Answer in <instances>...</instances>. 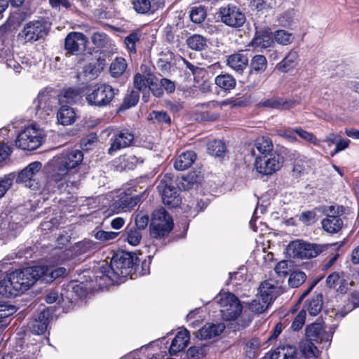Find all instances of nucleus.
<instances>
[{
  "mask_svg": "<svg viewBox=\"0 0 359 359\" xmlns=\"http://www.w3.org/2000/svg\"><path fill=\"white\" fill-rule=\"evenodd\" d=\"M267 67V60L265 56L262 55H255L250 62L251 71L258 73L264 72Z\"/></svg>",
  "mask_w": 359,
  "mask_h": 359,
  "instance_id": "obj_44",
  "label": "nucleus"
},
{
  "mask_svg": "<svg viewBox=\"0 0 359 359\" xmlns=\"http://www.w3.org/2000/svg\"><path fill=\"white\" fill-rule=\"evenodd\" d=\"M297 104L294 100H285L280 97H273L263 101L262 106L277 109H289L293 108Z\"/></svg>",
  "mask_w": 359,
  "mask_h": 359,
  "instance_id": "obj_30",
  "label": "nucleus"
},
{
  "mask_svg": "<svg viewBox=\"0 0 359 359\" xmlns=\"http://www.w3.org/2000/svg\"><path fill=\"white\" fill-rule=\"evenodd\" d=\"M188 46L192 50H201L207 47V39L200 34H194L187 40Z\"/></svg>",
  "mask_w": 359,
  "mask_h": 359,
  "instance_id": "obj_42",
  "label": "nucleus"
},
{
  "mask_svg": "<svg viewBox=\"0 0 359 359\" xmlns=\"http://www.w3.org/2000/svg\"><path fill=\"white\" fill-rule=\"evenodd\" d=\"M297 349L292 345L277 347L271 354V359H294Z\"/></svg>",
  "mask_w": 359,
  "mask_h": 359,
  "instance_id": "obj_34",
  "label": "nucleus"
},
{
  "mask_svg": "<svg viewBox=\"0 0 359 359\" xmlns=\"http://www.w3.org/2000/svg\"><path fill=\"white\" fill-rule=\"evenodd\" d=\"M43 269L32 266L13 271L0 281V294L6 297H16L28 290L37 280Z\"/></svg>",
  "mask_w": 359,
  "mask_h": 359,
  "instance_id": "obj_2",
  "label": "nucleus"
},
{
  "mask_svg": "<svg viewBox=\"0 0 359 359\" xmlns=\"http://www.w3.org/2000/svg\"><path fill=\"white\" fill-rule=\"evenodd\" d=\"M292 131L298 135V136L302 140L307 141L313 145L318 146L320 144V141L312 133L308 132L301 127H295L292 129Z\"/></svg>",
  "mask_w": 359,
  "mask_h": 359,
  "instance_id": "obj_50",
  "label": "nucleus"
},
{
  "mask_svg": "<svg viewBox=\"0 0 359 359\" xmlns=\"http://www.w3.org/2000/svg\"><path fill=\"white\" fill-rule=\"evenodd\" d=\"M50 317V308L40 312L38 318L34 319L29 325L31 332L35 334H42L47 330Z\"/></svg>",
  "mask_w": 359,
  "mask_h": 359,
  "instance_id": "obj_20",
  "label": "nucleus"
},
{
  "mask_svg": "<svg viewBox=\"0 0 359 359\" xmlns=\"http://www.w3.org/2000/svg\"><path fill=\"white\" fill-rule=\"evenodd\" d=\"M119 233L97 230L94 231V237L100 241H109L117 237Z\"/></svg>",
  "mask_w": 359,
  "mask_h": 359,
  "instance_id": "obj_63",
  "label": "nucleus"
},
{
  "mask_svg": "<svg viewBox=\"0 0 359 359\" xmlns=\"http://www.w3.org/2000/svg\"><path fill=\"white\" fill-rule=\"evenodd\" d=\"M329 212L322 222V227L323 230L328 233H336L339 232L343 226V221L339 215H334V207L331 205L329 207Z\"/></svg>",
  "mask_w": 359,
  "mask_h": 359,
  "instance_id": "obj_17",
  "label": "nucleus"
},
{
  "mask_svg": "<svg viewBox=\"0 0 359 359\" xmlns=\"http://www.w3.org/2000/svg\"><path fill=\"white\" fill-rule=\"evenodd\" d=\"M283 165V158L276 154L257 156L255 167L257 171L262 175H271L278 170Z\"/></svg>",
  "mask_w": 359,
  "mask_h": 359,
  "instance_id": "obj_10",
  "label": "nucleus"
},
{
  "mask_svg": "<svg viewBox=\"0 0 359 359\" xmlns=\"http://www.w3.org/2000/svg\"><path fill=\"white\" fill-rule=\"evenodd\" d=\"M132 4L134 10L141 14L148 13L151 8V2L149 0H133Z\"/></svg>",
  "mask_w": 359,
  "mask_h": 359,
  "instance_id": "obj_58",
  "label": "nucleus"
},
{
  "mask_svg": "<svg viewBox=\"0 0 359 359\" xmlns=\"http://www.w3.org/2000/svg\"><path fill=\"white\" fill-rule=\"evenodd\" d=\"M22 230V224L15 222L12 216L0 214V241L3 243L15 238Z\"/></svg>",
  "mask_w": 359,
  "mask_h": 359,
  "instance_id": "obj_11",
  "label": "nucleus"
},
{
  "mask_svg": "<svg viewBox=\"0 0 359 359\" xmlns=\"http://www.w3.org/2000/svg\"><path fill=\"white\" fill-rule=\"evenodd\" d=\"M141 36V31L137 29L133 31L127 36L125 37L124 44L129 53L133 54L136 53V43L140 41Z\"/></svg>",
  "mask_w": 359,
  "mask_h": 359,
  "instance_id": "obj_39",
  "label": "nucleus"
},
{
  "mask_svg": "<svg viewBox=\"0 0 359 359\" xmlns=\"http://www.w3.org/2000/svg\"><path fill=\"white\" fill-rule=\"evenodd\" d=\"M57 104L56 96L46 90L40 92L33 102L36 115L40 118H46Z\"/></svg>",
  "mask_w": 359,
  "mask_h": 359,
  "instance_id": "obj_12",
  "label": "nucleus"
},
{
  "mask_svg": "<svg viewBox=\"0 0 359 359\" xmlns=\"http://www.w3.org/2000/svg\"><path fill=\"white\" fill-rule=\"evenodd\" d=\"M259 296L262 299L271 304L273 301L280 294V290L278 283L273 280L264 281L259 288Z\"/></svg>",
  "mask_w": 359,
  "mask_h": 359,
  "instance_id": "obj_18",
  "label": "nucleus"
},
{
  "mask_svg": "<svg viewBox=\"0 0 359 359\" xmlns=\"http://www.w3.org/2000/svg\"><path fill=\"white\" fill-rule=\"evenodd\" d=\"M106 66V60L104 57H98L85 65L83 67L82 75L88 80L96 79Z\"/></svg>",
  "mask_w": 359,
  "mask_h": 359,
  "instance_id": "obj_19",
  "label": "nucleus"
},
{
  "mask_svg": "<svg viewBox=\"0 0 359 359\" xmlns=\"http://www.w3.org/2000/svg\"><path fill=\"white\" fill-rule=\"evenodd\" d=\"M298 62V53L291 50L280 62L276 64L275 69L282 73H287L297 67Z\"/></svg>",
  "mask_w": 359,
  "mask_h": 359,
  "instance_id": "obj_23",
  "label": "nucleus"
},
{
  "mask_svg": "<svg viewBox=\"0 0 359 359\" xmlns=\"http://www.w3.org/2000/svg\"><path fill=\"white\" fill-rule=\"evenodd\" d=\"M43 139V131L36 126H29L18 135L15 146L23 150H34L41 146Z\"/></svg>",
  "mask_w": 359,
  "mask_h": 359,
  "instance_id": "obj_9",
  "label": "nucleus"
},
{
  "mask_svg": "<svg viewBox=\"0 0 359 359\" xmlns=\"http://www.w3.org/2000/svg\"><path fill=\"white\" fill-rule=\"evenodd\" d=\"M216 299L224 320H234L241 315L242 306L239 299L233 294L230 292L219 294Z\"/></svg>",
  "mask_w": 359,
  "mask_h": 359,
  "instance_id": "obj_7",
  "label": "nucleus"
},
{
  "mask_svg": "<svg viewBox=\"0 0 359 359\" xmlns=\"http://www.w3.org/2000/svg\"><path fill=\"white\" fill-rule=\"evenodd\" d=\"M13 23L9 20L0 26V40L3 43L13 36Z\"/></svg>",
  "mask_w": 359,
  "mask_h": 359,
  "instance_id": "obj_55",
  "label": "nucleus"
},
{
  "mask_svg": "<svg viewBox=\"0 0 359 359\" xmlns=\"http://www.w3.org/2000/svg\"><path fill=\"white\" fill-rule=\"evenodd\" d=\"M190 339L189 332L187 330L184 329L177 332L175 337L172 341L171 345L169 348V353L171 355H175L177 353L184 350Z\"/></svg>",
  "mask_w": 359,
  "mask_h": 359,
  "instance_id": "obj_21",
  "label": "nucleus"
},
{
  "mask_svg": "<svg viewBox=\"0 0 359 359\" xmlns=\"http://www.w3.org/2000/svg\"><path fill=\"white\" fill-rule=\"evenodd\" d=\"M47 33L46 25L44 22L34 21L25 25L19 36L26 42L36 41L46 36Z\"/></svg>",
  "mask_w": 359,
  "mask_h": 359,
  "instance_id": "obj_16",
  "label": "nucleus"
},
{
  "mask_svg": "<svg viewBox=\"0 0 359 359\" xmlns=\"http://www.w3.org/2000/svg\"><path fill=\"white\" fill-rule=\"evenodd\" d=\"M255 146L262 156L272 154L271 152L273 150V145L272 140L269 137H261L257 138L255 141Z\"/></svg>",
  "mask_w": 359,
  "mask_h": 359,
  "instance_id": "obj_37",
  "label": "nucleus"
},
{
  "mask_svg": "<svg viewBox=\"0 0 359 359\" xmlns=\"http://www.w3.org/2000/svg\"><path fill=\"white\" fill-rule=\"evenodd\" d=\"M57 102L60 106H68L75 103L79 97V91L73 88L62 90L56 97Z\"/></svg>",
  "mask_w": 359,
  "mask_h": 359,
  "instance_id": "obj_29",
  "label": "nucleus"
},
{
  "mask_svg": "<svg viewBox=\"0 0 359 359\" xmlns=\"http://www.w3.org/2000/svg\"><path fill=\"white\" fill-rule=\"evenodd\" d=\"M306 309L309 313L312 316H316L321 311L323 306V297L318 294L312 297L307 302Z\"/></svg>",
  "mask_w": 359,
  "mask_h": 359,
  "instance_id": "obj_40",
  "label": "nucleus"
},
{
  "mask_svg": "<svg viewBox=\"0 0 359 359\" xmlns=\"http://www.w3.org/2000/svg\"><path fill=\"white\" fill-rule=\"evenodd\" d=\"M107 36L100 32H95L91 36L92 43L97 47L102 48L107 43Z\"/></svg>",
  "mask_w": 359,
  "mask_h": 359,
  "instance_id": "obj_64",
  "label": "nucleus"
},
{
  "mask_svg": "<svg viewBox=\"0 0 359 359\" xmlns=\"http://www.w3.org/2000/svg\"><path fill=\"white\" fill-rule=\"evenodd\" d=\"M57 119L60 124L69 126L74 123L76 114L72 107L67 105L61 106L57 113Z\"/></svg>",
  "mask_w": 359,
  "mask_h": 359,
  "instance_id": "obj_32",
  "label": "nucleus"
},
{
  "mask_svg": "<svg viewBox=\"0 0 359 359\" xmlns=\"http://www.w3.org/2000/svg\"><path fill=\"white\" fill-rule=\"evenodd\" d=\"M93 246L92 241L89 240H84L76 243L74 247L73 250L76 255H81L89 252Z\"/></svg>",
  "mask_w": 359,
  "mask_h": 359,
  "instance_id": "obj_62",
  "label": "nucleus"
},
{
  "mask_svg": "<svg viewBox=\"0 0 359 359\" xmlns=\"http://www.w3.org/2000/svg\"><path fill=\"white\" fill-rule=\"evenodd\" d=\"M149 118L159 123H170V118L169 115L163 111H153L149 114Z\"/></svg>",
  "mask_w": 359,
  "mask_h": 359,
  "instance_id": "obj_59",
  "label": "nucleus"
},
{
  "mask_svg": "<svg viewBox=\"0 0 359 359\" xmlns=\"http://www.w3.org/2000/svg\"><path fill=\"white\" fill-rule=\"evenodd\" d=\"M326 283L330 287H335L338 283H340L339 287L337 289L340 293H345L346 288L344 285V280L340 279L339 274L337 272L331 273L326 280Z\"/></svg>",
  "mask_w": 359,
  "mask_h": 359,
  "instance_id": "obj_49",
  "label": "nucleus"
},
{
  "mask_svg": "<svg viewBox=\"0 0 359 359\" xmlns=\"http://www.w3.org/2000/svg\"><path fill=\"white\" fill-rule=\"evenodd\" d=\"M149 218L148 214L143 211L138 212L135 218L136 229L144 230L149 224Z\"/></svg>",
  "mask_w": 359,
  "mask_h": 359,
  "instance_id": "obj_61",
  "label": "nucleus"
},
{
  "mask_svg": "<svg viewBox=\"0 0 359 359\" xmlns=\"http://www.w3.org/2000/svg\"><path fill=\"white\" fill-rule=\"evenodd\" d=\"M149 90L152 93L154 96L161 97L163 95L162 86L161 85V80L158 81V79L152 74H149Z\"/></svg>",
  "mask_w": 359,
  "mask_h": 359,
  "instance_id": "obj_48",
  "label": "nucleus"
},
{
  "mask_svg": "<svg viewBox=\"0 0 359 359\" xmlns=\"http://www.w3.org/2000/svg\"><path fill=\"white\" fill-rule=\"evenodd\" d=\"M88 42V37L83 33L71 32L65 39V49L71 55H77L86 50Z\"/></svg>",
  "mask_w": 359,
  "mask_h": 359,
  "instance_id": "obj_14",
  "label": "nucleus"
},
{
  "mask_svg": "<svg viewBox=\"0 0 359 359\" xmlns=\"http://www.w3.org/2000/svg\"><path fill=\"white\" fill-rule=\"evenodd\" d=\"M273 37L275 41L282 46H287L290 44L294 39L292 34L284 29H278L276 31L274 32Z\"/></svg>",
  "mask_w": 359,
  "mask_h": 359,
  "instance_id": "obj_46",
  "label": "nucleus"
},
{
  "mask_svg": "<svg viewBox=\"0 0 359 359\" xmlns=\"http://www.w3.org/2000/svg\"><path fill=\"white\" fill-rule=\"evenodd\" d=\"M219 16L224 24L233 28L241 27L246 21L245 14L236 6L221 8Z\"/></svg>",
  "mask_w": 359,
  "mask_h": 359,
  "instance_id": "obj_13",
  "label": "nucleus"
},
{
  "mask_svg": "<svg viewBox=\"0 0 359 359\" xmlns=\"http://www.w3.org/2000/svg\"><path fill=\"white\" fill-rule=\"evenodd\" d=\"M248 64V58L243 53H236L229 56L227 65L229 67L236 72H242Z\"/></svg>",
  "mask_w": 359,
  "mask_h": 359,
  "instance_id": "obj_31",
  "label": "nucleus"
},
{
  "mask_svg": "<svg viewBox=\"0 0 359 359\" xmlns=\"http://www.w3.org/2000/svg\"><path fill=\"white\" fill-rule=\"evenodd\" d=\"M120 160L121 164H123V168L128 170L134 169L137 165L142 162L134 155L124 156Z\"/></svg>",
  "mask_w": 359,
  "mask_h": 359,
  "instance_id": "obj_56",
  "label": "nucleus"
},
{
  "mask_svg": "<svg viewBox=\"0 0 359 359\" xmlns=\"http://www.w3.org/2000/svg\"><path fill=\"white\" fill-rule=\"evenodd\" d=\"M325 335L322 325L319 323H313L306 327L304 340H310L313 342L319 343L325 339ZM328 337L326 338V340Z\"/></svg>",
  "mask_w": 359,
  "mask_h": 359,
  "instance_id": "obj_28",
  "label": "nucleus"
},
{
  "mask_svg": "<svg viewBox=\"0 0 359 359\" xmlns=\"http://www.w3.org/2000/svg\"><path fill=\"white\" fill-rule=\"evenodd\" d=\"M139 97V92L132 90L125 96L121 107L125 109L134 107L138 102Z\"/></svg>",
  "mask_w": 359,
  "mask_h": 359,
  "instance_id": "obj_57",
  "label": "nucleus"
},
{
  "mask_svg": "<svg viewBox=\"0 0 359 359\" xmlns=\"http://www.w3.org/2000/svg\"><path fill=\"white\" fill-rule=\"evenodd\" d=\"M251 43L255 48H267L273 43V39L268 30L257 31Z\"/></svg>",
  "mask_w": 359,
  "mask_h": 359,
  "instance_id": "obj_33",
  "label": "nucleus"
},
{
  "mask_svg": "<svg viewBox=\"0 0 359 359\" xmlns=\"http://www.w3.org/2000/svg\"><path fill=\"white\" fill-rule=\"evenodd\" d=\"M123 236L124 241L132 246L138 245L142 238L141 230L135 227H127Z\"/></svg>",
  "mask_w": 359,
  "mask_h": 359,
  "instance_id": "obj_38",
  "label": "nucleus"
},
{
  "mask_svg": "<svg viewBox=\"0 0 359 359\" xmlns=\"http://www.w3.org/2000/svg\"><path fill=\"white\" fill-rule=\"evenodd\" d=\"M133 83L138 92H144L149 87V74L145 76L140 73L136 74L134 76Z\"/></svg>",
  "mask_w": 359,
  "mask_h": 359,
  "instance_id": "obj_52",
  "label": "nucleus"
},
{
  "mask_svg": "<svg viewBox=\"0 0 359 359\" xmlns=\"http://www.w3.org/2000/svg\"><path fill=\"white\" fill-rule=\"evenodd\" d=\"M16 175L14 172L5 175L0 179V198L4 197L11 187Z\"/></svg>",
  "mask_w": 359,
  "mask_h": 359,
  "instance_id": "obj_47",
  "label": "nucleus"
},
{
  "mask_svg": "<svg viewBox=\"0 0 359 359\" xmlns=\"http://www.w3.org/2000/svg\"><path fill=\"white\" fill-rule=\"evenodd\" d=\"M294 16V10L288 9L283 11L277 17V20L280 25L287 27L293 22Z\"/></svg>",
  "mask_w": 359,
  "mask_h": 359,
  "instance_id": "obj_54",
  "label": "nucleus"
},
{
  "mask_svg": "<svg viewBox=\"0 0 359 359\" xmlns=\"http://www.w3.org/2000/svg\"><path fill=\"white\" fill-rule=\"evenodd\" d=\"M270 304L266 301H264V299H262L260 296H258L250 303L249 309L252 312L262 313L269 308Z\"/></svg>",
  "mask_w": 359,
  "mask_h": 359,
  "instance_id": "obj_51",
  "label": "nucleus"
},
{
  "mask_svg": "<svg viewBox=\"0 0 359 359\" xmlns=\"http://www.w3.org/2000/svg\"><path fill=\"white\" fill-rule=\"evenodd\" d=\"M83 160V152L79 149L67 151L54 156L47 165V169L51 181L57 183V189L60 193L71 194L76 187V183L63 181L66 177L74 172V170Z\"/></svg>",
  "mask_w": 359,
  "mask_h": 359,
  "instance_id": "obj_1",
  "label": "nucleus"
},
{
  "mask_svg": "<svg viewBox=\"0 0 359 359\" xmlns=\"http://www.w3.org/2000/svg\"><path fill=\"white\" fill-rule=\"evenodd\" d=\"M115 90L108 84H96L86 95L87 103L93 107H102L108 105L114 99Z\"/></svg>",
  "mask_w": 359,
  "mask_h": 359,
  "instance_id": "obj_5",
  "label": "nucleus"
},
{
  "mask_svg": "<svg viewBox=\"0 0 359 359\" xmlns=\"http://www.w3.org/2000/svg\"><path fill=\"white\" fill-rule=\"evenodd\" d=\"M144 194L145 191L141 194H134L131 189H128L119 195L113 205L118 212L130 211L141 201Z\"/></svg>",
  "mask_w": 359,
  "mask_h": 359,
  "instance_id": "obj_15",
  "label": "nucleus"
},
{
  "mask_svg": "<svg viewBox=\"0 0 359 359\" xmlns=\"http://www.w3.org/2000/svg\"><path fill=\"white\" fill-rule=\"evenodd\" d=\"M215 84L225 92H229L236 87V79L229 74H219L215 79Z\"/></svg>",
  "mask_w": 359,
  "mask_h": 359,
  "instance_id": "obj_36",
  "label": "nucleus"
},
{
  "mask_svg": "<svg viewBox=\"0 0 359 359\" xmlns=\"http://www.w3.org/2000/svg\"><path fill=\"white\" fill-rule=\"evenodd\" d=\"M42 164L39 161H34L29 163L19 172L16 182L21 183L32 180L34 176L40 172Z\"/></svg>",
  "mask_w": 359,
  "mask_h": 359,
  "instance_id": "obj_26",
  "label": "nucleus"
},
{
  "mask_svg": "<svg viewBox=\"0 0 359 359\" xmlns=\"http://www.w3.org/2000/svg\"><path fill=\"white\" fill-rule=\"evenodd\" d=\"M161 193L163 203L170 208H175L180 205L181 198L177 189L173 186L158 189Z\"/></svg>",
  "mask_w": 359,
  "mask_h": 359,
  "instance_id": "obj_25",
  "label": "nucleus"
},
{
  "mask_svg": "<svg viewBox=\"0 0 359 359\" xmlns=\"http://www.w3.org/2000/svg\"><path fill=\"white\" fill-rule=\"evenodd\" d=\"M172 228V219L164 208H160L154 211L149 226L152 238H163L168 236Z\"/></svg>",
  "mask_w": 359,
  "mask_h": 359,
  "instance_id": "obj_4",
  "label": "nucleus"
},
{
  "mask_svg": "<svg viewBox=\"0 0 359 359\" xmlns=\"http://www.w3.org/2000/svg\"><path fill=\"white\" fill-rule=\"evenodd\" d=\"M102 133L107 136L112 134L109 140L110 147L107 151L109 155H113L121 149L129 147L132 145L135 138L132 131L127 128L114 130L113 128H108L103 130Z\"/></svg>",
  "mask_w": 359,
  "mask_h": 359,
  "instance_id": "obj_8",
  "label": "nucleus"
},
{
  "mask_svg": "<svg viewBox=\"0 0 359 359\" xmlns=\"http://www.w3.org/2000/svg\"><path fill=\"white\" fill-rule=\"evenodd\" d=\"M205 10L201 6L193 8L190 13L191 20L194 23L202 22L205 20Z\"/></svg>",
  "mask_w": 359,
  "mask_h": 359,
  "instance_id": "obj_60",
  "label": "nucleus"
},
{
  "mask_svg": "<svg viewBox=\"0 0 359 359\" xmlns=\"http://www.w3.org/2000/svg\"><path fill=\"white\" fill-rule=\"evenodd\" d=\"M208 153L214 156H222L226 152V146L221 140H214L208 144Z\"/></svg>",
  "mask_w": 359,
  "mask_h": 359,
  "instance_id": "obj_43",
  "label": "nucleus"
},
{
  "mask_svg": "<svg viewBox=\"0 0 359 359\" xmlns=\"http://www.w3.org/2000/svg\"><path fill=\"white\" fill-rule=\"evenodd\" d=\"M306 278V276L304 272L296 271L290 275L288 283L292 287H298L305 281Z\"/></svg>",
  "mask_w": 359,
  "mask_h": 359,
  "instance_id": "obj_53",
  "label": "nucleus"
},
{
  "mask_svg": "<svg viewBox=\"0 0 359 359\" xmlns=\"http://www.w3.org/2000/svg\"><path fill=\"white\" fill-rule=\"evenodd\" d=\"M309 168V162L306 158H296L292 168V175L294 177H300L307 172Z\"/></svg>",
  "mask_w": 359,
  "mask_h": 359,
  "instance_id": "obj_45",
  "label": "nucleus"
},
{
  "mask_svg": "<svg viewBox=\"0 0 359 359\" xmlns=\"http://www.w3.org/2000/svg\"><path fill=\"white\" fill-rule=\"evenodd\" d=\"M196 159V154L194 151H187L180 154L174 163V167L177 170L188 169Z\"/></svg>",
  "mask_w": 359,
  "mask_h": 359,
  "instance_id": "obj_27",
  "label": "nucleus"
},
{
  "mask_svg": "<svg viewBox=\"0 0 359 359\" xmlns=\"http://www.w3.org/2000/svg\"><path fill=\"white\" fill-rule=\"evenodd\" d=\"M43 269V273L39 275V280L44 283H51L55 279L64 276L67 274V270L65 267H57L54 269L53 266H36Z\"/></svg>",
  "mask_w": 359,
  "mask_h": 359,
  "instance_id": "obj_22",
  "label": "nucleus"
},
{
  "mask_svg": "<svg viewBox=\"0 0 359 359\" xmlns=\"http://www.w3.org/2000/svg\"><path fill=\"white\" fill-rule=\"evenodd\" d=\"M224 328L223 323H207L197 332L196 337L200 339H211L220 334Z\"/></svg>",
  "mask_w": 359,
  "mask_h": 359,
  "instance_id": "obj_24",
  "label": "nucleus"
},
{
  "mask_svg": "<svg viewBox=\"0 0 359 359\" xmlns=\"http://www.w3.org/2000/svg\"><path fill=\"white\" fill-rule=\"evenodd\" d=\"M299 349L305 359H318L319 350L314 342L310 340H303L299 344Z\"/></svg>",
  "mask_w": 359,
  "mask_h": 359,
  "instance_id": "obj_35",
  "label": "nucleus"
},
{
  "mask_svg": "<svg viewBox=\"0 0 359 359\" xmlns=\"http://www.w3.org/2000/svg\"><path fill=\"white\" fill-rule=\"evenodd\" d=\"M127 68V63L125 59L116 57L111 63L109 67L111 75L114 77H118L122 75Z\"/></svg>",
  "mask_w": 359,
  "mask_h": 359,
  "instance_id": "obj_41",
  "label": "nucleus"
},
{
  "mask_svg": "<svg viewBox=\"0 0 359 359\" xmlns=\"http://www.w3.org/2000/svg\"><path fill=\"white\" fill-rule=\"evenodd\" d=\"M133 265V257L130 253L118 252L112 257L109 265L104 264L96 272V281H103L100 285L114 284L120 277L127 276Z\"/></svg>",
  "mask_w": 359,
  "mask_h": 359,
  "instance_id": "obj_3",
  "label": "nucleus"
},
{
  "mask_svg": "<svg viewBox=\"0 0 359 359\" xmlns=\"http://www.w3.org/2000/svg\"><path fill=\"white\" fill-rule=\"evenodd\" d=\"M329 245H321L294 241L288 245V251L293 258L311 259L327 249Z\"/></svg>",
  "mask_w": 359,
  "mask_h": 359,
  "instance_id": "obj_6",
  "label": "nucleus"
}]
</instances>
